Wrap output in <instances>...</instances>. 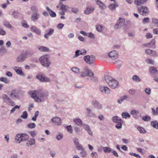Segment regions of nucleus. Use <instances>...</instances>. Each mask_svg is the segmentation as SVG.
<instances>
[{
    "label": "nucleus",
    "instance_id": "nucleus-43",
    "mask_svg": "<svg viewBox=\"0 0 158 158\" xmlns=\"http://www.w3.org/2000/svg\"><path fill=\"white\" fill-rule=\"evenodd\" d=\"M152 114L156 116L158 115V107L156 108V110L154 108H152Z\"/></svg>",
    "mask_w": 158,
    "mask_h": 158
},
{
    "label": "nucleus",
    "instance_id": "nucleus-50",
    "mask_svg": "<svg viewBox=\"0 0 158 158\" xmlns=\"http://www.w3.org/2000/svg\"><path fill=\"white\" fill-rule=\"evenodd\" d=\"M91 156L92 157L94 158H97L98 157V154L95 152H93L91 154Z\"/></svg>",
    "mask_w": 158,
    "mask_h": 158
},
{
    "label": "nucleus",
    "instance_id": "nucleus-41",
    "mask_svg": "<svg viewBox=\"0 0 158 158\" xmlns=\"http://www.w3.org/2000/svg\"><path fill=\"white\" fill-rule=\"evenodd\" d=\"M0 81L3 82L6 84H8L9 83V80L7 79L6 78L2 77L0 78Z\"/></svg>",
    "mask_w": 158,
    "mask_h": 158
},
{
    "label": "nucleus",
    "instance_id": "nucleus-15",
    "mask_svg": "<svg viewBox=\"0 0 158 158\" xmlns=\"http://www.w3.org/2000/svg\"><path fill=\"white\" fill-rule=\"evenodd\" d=\"M13 69L18 75L22 76H25V74L23 72L22 69L21 67L14 66L13 67Z\"/></svg>",
    "mask_w": 158,
    "mask_h": 158
},
{
    "label": "nucleus",
    "instance_id": "nucleus-30",
    "mask_svg": "<svg viewBox=\"0 0 158 158\" xmlns=\"http://www.w3.org/2000/svg\"><path fill=\"white\" fill-rule=\"evenodd\" d=\"M54 30L52 29H49V31L48 32L46 33L44 35V37L46 39H48V38L49 36L52 35L54 32Z\"/></svg>",
    "mask_w": 158,
    "mask_h": 158
},
{
    "label": "nucleus",
    "instance_id": "nucleus-56",
    "mask_svg": "<svg viewBox=\"0 0 158 158\" xmlns=\"http://www.w3.org/2000/svg\"><path fill=\"white\" fill-rule=\"evenodd\" d=\"M19 108L20 107L18 105L15 106L10 110V113H13L16 109H19Z\"/></svg>",
    "mask_w": 158,
    "mask_h": 158
},
{
    "label": "nucleus",
    "instance_id": "nucleus-36",
    "mask_svg": "<svg viewBox=\"0 0 158 158\" xmlns=\"http://www.w3.org/2000/svg\"><path fill=\"white\" fill-rule=\"evenodd\" d=\"M103 149L104 152L106 153H110L112 152V149L110 147H104L103 148Z\"/></svg>",
    "mask_w": 158,
    "mask_h": 158
},
{
    "label": "nucleus",
    "instance_id": "nucleus-4",
    "mask_svg": "<svg viewBox=\"0 0 158 158\" xmlns=\"http://www.w3.org/2000/svg\"><path fill=\"white\" fill-rule=\"evenodd\" d=\"M32 14L31 19V20L34 22H37L40 16L39 10L37 7L33 6L31 8Z\"/></svg>",
    "mask_w": 158,
    "mask_h": 158
},
{
    "label": "nucleus",
    "instance_id": "nucleus-39",
    "mask_svg": "<svg viewBox=\"0 0 158 158\" xmlns=\"http://www.w3.org/2000/svg\"><path fill=\"white\" fill-rule=\"evenodd\" d=\"M28 116V114L26 111H24L23 112L22 115L20 117L23 119H26Z\"/></svg>",
    "mask_w": 158,
    "mask_h": 158
},
{
    "label": "nucleus",
    "instance_id": "nucleus-40",
    "mask_svg": "<svg viewBox=\"0 0 158 158\" xmlns=\"http://www.w3.org/2000/svg\"><path fill=\"white\" fill-rule=\"evenodd\" d=\"M39 114V112L38 111H37L35 113V115L34 117L32 118V120L34 121H36V118L38 116Z\"/></svg>",
    "mask_w": 158,
    "mask_h": 158
},
{
    "label": "nucleus",
    "instance_id": "nucleus-38",
    "mask_svg": "<svg viewBox=\"0 0 158 158\" xmlns=\"http://www.w3.org/2000/svg\"><path fill=\"white\" fill-rule=\"evenodd\" d=\"M80 154L82 158H84L86 157L87 155V152L85 151V149L81 151L80 152Z\"/></svg>",
    "mask_w": 158,
    "mask_h": 158
},
{
    "label": "nucleus",
    "instance_id": "nucleus-2",
    "mask_svg": "<svg viewBox=\"0 0 158 158\" xmlns=\"http://www.w3.org/2000/svg\"><path fill=\"white\" fill-rule=\"evenodd\" d=\"M147 1H135V4L137 6V8L139 13L143 16L147 15L149 11L147 7L141 5L146 3Z\"/></svg>",
    "mask_w": 158,
    "mask_h": 158
},
{
    "label": "nucleus",
    "instance_id": "nucleus-52",
    "mask_svg": "<svg viewBox=\"0 0 158 158\" xmlns=\"http://www.w3.org/2000/svg\"><path fill=\"white\" fill-rule=\"evenodd\" d=\"M144 91L147 94L149 95L151 93V89L149 88H147L145 89Z\"/></svg>",
    "mask_w": 158,
    "mask_h": 158
},
{
    "label": "nucleus",
    "instance_id": "nucleus-32",
    "mask_svg": "<svg viewBox=\"0 0 158 158\" xmlns=\"http://www.w3.org/2000/svg\"><path fill=\"white\" fill-rule=\"evenodd\" d=\"M132 79L134 81L137 82H139L141 81V80L137 75H134L132 77Z\"/></svg>",
    "mask_w": 158,
    "mask_h": 158
},
{
    "label": "nucleus",
    "instance_id": "nucleus-53",
    "mask_svg": "<svg viewBox=\"0 0 158 158\" xmlns=\"http://www.w3.org/2000/svg\"><path fill=\"white\" fill-rule=\"evenodd\" d=\"M66 128L67 130L70 133H73L72 127L71 125H69L67 126Z\"/></svg>",
    "mask_w": 158,
    "mask_h": 158
},
{
    "label": "nucleus",
    "instance_id": "nucleus-55",
    "mask_svg": "<svg viewBox=\"0 0 158 158\" xmlns=\"http://www.w3.org/2000/svg\"><path fill=\"white\" fill-rule=\"evenodd\" d=\"M128 92L129 94H131L132 95H134L136 91L135 90L133 89H130L128 91Z\"/></svg>",
    "mask_w": 158,
    "mask_h": 158
},
{
    "label": "nucleus",
    "instance_id": "nucleus-22",
    "mask_svg": "<svg viewBox=\"0 0 158 158\" xmlns=\"http://www.w3.org/2000/svg\"><path fill=\"white\" fill-rule=\"evenodd\" d=\"M118 4L114 2V3L110 4L108 6V7L111 11H113L115 10L116 8L118 7Z\"/></svg>",
    "mask_w": 158,
    "mask_h": 158
},
{
    "label": "nucleus",
    "instance_id": "nucleus-29",
    "mask_svg": "<svg viewBox=\"0 0 158 158\" xmlns=\"http://www.w3.org/2000/svg\"><path fill=\"white\" fill-rule=\"evenodd\" d=\"M84 60L87 64H89L90 65L93 64V63L90 60L89 55H87L85 56L84 57Z\"/></svg>",
    "mask_w": 158,
    "mask_h": 158
},
{
    "label": "nucleus",
    "instance_id": "nucleus-10",
    "mask_svg": "<svg viewBox=\"0 0 158 158\" xmlns=\"http://www.w3.org/2000/svg\"><path fill=\"white\" fill-rule=\"evenodd\" d=\"M90 74H93L92 71L87 68L85 67L81 72L80 75L81 77H84L86 76H90Z\"/></svg>",
    "mask_w": 158,
    "mask_h": 158
},
{
    "label": "nucleus",
    "instance_id": "nucleus-1",
    "mask_svg": "<svg viewBox=\"0 0 158 158\" xmlns=\"http://www.w3.org/2000/svg\"><path fill=\"white\" fill-rule=\"evenodd\" d=\"M48 95V92L40 89L32 91L31 92V97L34 99L35 102H41L45 100Z\"/></svg>",
    "mask_w": 158,
    "mask_h": 158
},
{
    "label": "nucleus",
    "instance_id": "nucleus-3",
    "mask_svg": "<svg viewBox=\"0 0 158 158\" xmlns=\"http://www.w3.org/2000/svg\"><path fill=\"white\" fill-rule=\"evenodd\" d=\"M104 78L105 80L111 88L115 89L118 87L119 83L117 80L108 75L105 76Z\"/></svg>",
    "mask_w": 158,
    "mask_h": 158
},
{
    "label": "nucleus",
    "instance_id": "nucleus-44",
    "mask_svg": "<svg viewBox=\"0 0 158 158\" xmlns=\"http://www.w3.org/2000/svg\"><path fill=\"white\" fill-rule=\"evenodd\" d=\"M73 71L75 73L78 74L80 73V70L79 69L77 68L76 67H74L72 68V69Z\"/></svg>",
    "mask_w": 158,
    "mask_h": 158
},
{
    "label": "nucleus",
    "instance_id": "nucleus-62",
    "mask_svg": "<svg viewBox=\"0 0 158 158\" xmlns=\"http://www.w3.org/2000/svg\"><path fill=\"white\" fill-rule=\"evenodd\" d=\"M129 154L131 155L135 156V157H136L137 158H141V156L139 155L136 154L135 153H132V152H130L129 153Z\"/></svg>",
    "mask_w": 158,
    "mask_h": 158
},
{
    "label": "nucleus",
    "instance_id": "nucleus-47",
    "mask_svg": "<svg viewBox=\"0 0 158 158\" xmlns=\"http://www.w3.org/2000/svg\"><path fill=\"white\" fill-rule=\"evenodd\" d=\"M123 120L121 122V123H117V124H116L115 125V127L118 129H119L122 128V123H123Z\"/></svg>",
    "mask_w": 158,
    "mask_h": 158
},
{
    "label": "nucleus",
    "instance_id": "nucleus-45",
    "mask_svg": "<svg viewBox=\"0 0 158 158\" xmlns=\"http://www.w3.org/2000/svg\"><path fill=\"white\" fill-rule=\"evenodd\" d=\"M152 23L156 25L158 27V19L156 18H153L152 19Z\"/></svg>",
    "mask_w": 158,
    "mask_h": 158
},
{
    "label": "nucleus",
    "instance_id": "nucleus-12",
    "mask_svg": "<svg viewBox=\"0 0 158 158\" xmlns=\"http://www.w3.org/2000/svg\"><path fill=\"white\" fill-rule=\"evenodd\" d=\"M36 78L42 82L49 81L50 79L45 76L43 74L40 73L36 76Z\"/></svg>",
    "mask_w": 158,
    "mask_h": 158
},
{
    "label": "nucleus",
    "instance_id": "nucleus-6",
    "mask_svg": "<svg viewBox=\"0 0 158 158\" xmlns=\"http://www.w3.org/2000/svg\"><path fill=\"white\" fill-rule=\"evenodd\" d=\"M39 60L43 66L47 67H49L51 64L49 60V56L47 54L40 57Z\"/></svg>",
    "mask_w": 158,
    "mask_h": 158
},
{
    "label": "nucleus",
    "instance_id": "nucleus-33",
    "mask_svg": "<svg viewBox=\"0 0 158 158\" xmlns=\"http://www.w3.org/2000/svg\"><path fill=\"white\" fill-rule=\"evenodd\" d=\"M128 98V96L127 95H125L121 97L119 99H118L117 102L121 104L124 100H126Z\"/></svg>",
    "mask_w": 158,
    "mask_h": 158
},
{
    "label": "nucleus",
    "instance_id": "nucleus-61",
    "mask_svg": "<svg viewBox=\"0 0 158 158\" xmlns=\"http://www.w3.org/2000/svg\"><path fill=\"white\" fill-rule=\"evenodd\" d=\"M142 119L145 121H148L150 120L151 118L149 116H146L143 117Z\"/></svg>",
    "mask_w": 158,
    "mask_h": 158
},
{
    "label": "nucleus",
    "instance_id": "nucleus-63",
    "mask_svg": "<svg viewBox=\"0 0 158 158\" xmlns=\"http://www.w3.org/2000/svg\"><path fill=\"white\" fill-rule=\"evenodd\" d=\"M73 140L75 145L76 146L77 145L79 144V142L78 139L76 138H75L73 139Z\"/></svg>",
    "mask_w": 158,
    "mask_h": 158
},
{
    "label": "nucleus",
    "instance_id": "nucleus-57",
    "mask_svg": "<svg viewBox=\"0 0 158 158\" xmlns=\"http://www.w3.org/2000/svg\"><path fill=\"white\" fill-rule=\"evenodd\" d=\"M150 19L148 18L145 17L143 19V23L144 24H145L149 22Z\"/></svg>",
    "mask_w": 158,
    "mask_h": 158
},
{
    "label": "nucleus",
    "instance_id": "nucleus-7",
    "mask_svg": "<svg viewBox=\"0 0 158 158\" xmlns=\"http://www.w3.org/2000/svg\"><path fill=\"white\" fill-rule=\"evenodd\" d=\"M2 98L3 102L8 105L12 106H14L15 105V103L12 101L6 94H2Z\"/></svg>",
    "mask_w": 158,
    "mask_h": 158
},
{
    "label": "nucleus",
    "instance_id": "nucleus-54",
    "mask_svg": "<svg viewBox=\"0 0 158 158\" xmlns=\"http://www.w3.org/2000/svg\"><path fill=\"white\" fill-rule=\"evenodd\" d=\"M130 113L131 115H137L138 114L139 111L135 110H133L131 111Z\"/></svg>",
    "mask_w": 158,
    "mask_h": 158
},
{
    "label": "nucleus",
    "instance_id": "nucleus-17",
    "mask_svg": "<svg viewBox=\"0 0 158 158\" xmlns=\"http://www.w3.org/2000/svg\"><path fill=\"white\" fill-rule=\"evenodd\" d=\"M99 89L100 91L102 93H104L107 94H110V90L107 87L101 86L100 87Z\"/></svg>",
    "mask_w": 158,
    "mask_h": 158
},
{
    "label": "nucleus",
    "instance_id": "nucleus-26",
    "mask_svg": "<svg viewBox=\"0 0 158 158\" xmlns=\"http://www.w3.org/2000/svg\"><path fill=\"white\" fill-rule=\"evenodd\" d=\"M155 41L154 40H152L150 42L146 44V46L148 48H155Z\"/></svg>",
    "mask_w": 158,
    "mask_h": 158
},
{
    "label": "nucleus",
    "instance_id": "nucleus-20",
    "mask_svg": "<svg viewBox=\"0 0 158 158\" xmlns=\"http://www.w3.org/2000/svg\"><path fill=\"white\" fill-rule=\"evenodd\" d=\"M93 74H90L89 76V78H87L88 80H90L91 81L93 82L94 83H97L98 82V78L96 76H94V73L92 72Z\"/></svg>",
    "mask_w": 158,
    "mask_h": 158
},
{
    "label": "nucleus",
    "instance_id": "nucleus-9",
    "mask_svg": "<svg viewBox=\"0 0 158 158\" xmlns=\"http://www.w3.org/2000/svg\"><path fill=\"white\" fill-rule=\"evenodd\" d=\"M151 76L153 77L154 80L158 82V71L154 67H151L149 69Z\"/></svg>",
    "mask_w": 158,
    "mask_h": 158
},
{
    "label": "nucleus",
    "instance_id": "nucleus-49",
    "mask_svg": "<svg viewBox=\"0 0 158 158\" xmlns=\"http://www.w3.org/2000/svg\"><path fill=\"white\" fill-rule=\"evenodd\" d=\"M146 62L148 64H154V61L151 59H148L146 60Z\"/></svg>",
    "mask_w": 158,
    "mask_h": 158
},
{
    "label": "nucleus",
    "instance_id": "nucleus-27",
    "mask_svg": "<svg viewBox=\"0 0 158 158\" xmlns=\"http://www.w3.org/2000/svg\"><path fill=\"white\" fill-rule=\"evenodd\" d=\"M96 3L101 10H103L106 8L105 4L101 2V1H97Z\"/></svg>",
    "mask_w": 158,
    "mask_h": 158
},
{
    "label": "nucleus",
    "instance_id": "nucleus-48",
    "mask_svg": "<svg viewBox=\"0 0 158 158\" xmlns=\"http://www.w3.org/2000/svg\"><path fill=\"white\" fill-rule=\"evenodd\" d=\"M76 147L78 150H81L82 151L85 149L84 148L81 144H78L76 146Z\"/></svg>",
    "mask_w": 158,
    "mask_h": 158
},
{
    "label": "nucleus",
    "instance_id": "nucleus-8",
    "mask_svg": "<svg viewBox=\"0 0 158 158\" xmlns=\"http://www.w3.org/2000/svg\"><path fill=\"white\" fill-rule=\"evenodd\" d=\"M9 95L12 99H19L20 97L19 91L16 89L10 91Z\"/></svg>",
    "mask_w": 158,
    "mask_h": 158
},
{
    "label": "nucleus",
    "instance_id": "nucleus-46",
    "mask_svg": "<svg viewBox=\"0 0 158 158\" xmlns=\"http://www.w3.org/2000/svg\"><path fill=\"white\" fill-rule=\"evenodd\" d=\"M137 129L140 133H144L146 132V130L144 128L140 127H137Z\"/></svg>",
    "mask_w": 158,
    "mask_h": 158
},
{
    "label": "nucleus",
    "instance_id": "nucleus-13",
    "mask_svg": "<svg viewBox=\"0 0 158 158\" xmlns=\"http://www.w3.org/2000/svg\"><path fill=\"white\" fill-rule=\"evenodd\" d=\"M108 56L111 59L115 60L118 57V52L114 50L109 52Z\"/></svg>",
    "mask_w": 158,
    "mask_h": 158
},
{
    "label": "nucleus",
    "instance_id": "nucleus-42",
    "mask_svg": "<svg viewBox=\"0 0 158 158\" xmlns=\"http://www.w3.org/2000/svg\"><path fill=\"white\" fill-rule=\"evenodd\" d=\"M102 26L100 24H98L96 26V30L99 32H101L102 29Z\"/></svg>",
    "mask_w": 158,
    "mask_h": 158
},
{
    "label": "nucleus",
    "instance_id": "nucleus-5",
    "mask_svg": "<svg viewBox=\"0 0 158 158\" xmlns=\"http://www.w3.org/2000/svg\"><path fill=\"white\" fill-rule=\"evenodd\" d=\"M29 138V135L27 134H18L15 136V141L16 143H19L22 141L27 140Z\"/></svg>",
    "mask_w": 158,
    "mask_h": 158
},
{
    "label": "nucleus",
    "instance_id": "nucleus-16",
    "mask_svg": "<svg viewBox=\"0 0 158 158\" xmlns=\"http://www.w3.org/2000/svg\"><path fill=\"white\" fill-rule=\"evenodd\" d=\"M27 56V55L24 53L21 54L18 56L16 61L18 62H22L25 60Z\"/></svg>",
    "mask_w": 158,
    "mask_h": 158
},
{
    "label": "nucleus",
    "instance_id": "nucleus-24",
    "mask_svg": "<svg viewBox=\"0 0 158 158\" xmlns=\"http://www.w3.org/2000/svg\"><path fill=\"white\" fill-rule=\"evenodd\" d=\"M73 121L78 126L82 125L83 124L82 122L78 118H76L73 119Z\"/></svg>",
    "mask_w": 158,
    "mask_h": 158
},
{
    "label": "nucleus",
    "instance_id": "nucleus-23",
    "mask_svg": "<svg viewBox=\"0 0 158 158\" xmlns=\"http://www.w3.org/2000/svg\"><path fill=\"white\" fill-rule=\"evenodd\" d=\"M46 8L51 17H55L56 16V13L53 10L50 9L48 7L46 6Z\"/></svg>",
    "mask_w": 158,
    "mask_h": 158
},
{
    "label": "nucleus",
    "instance_id": "nucleus-58",
    "mask_svg": "<svg viewBox=\"0 0 158 158\" xmlns=\"http://www.w3.org/2000/svg\"><path fill=\"white\" fill-rule=\"evenodd\" d=\"M79 10L78 8H71V11L72 12H74V13L77 14L79 11Z\"/></svg>",
    "mask_w": 158,
    "mask_h": 158
},
{
    "label": "nucleus",
    "instance_id": "nucleus-31",
    "mask_svg": "<svg viewBox=\"0 0 158 158\" xmlns=\"http://www.w3.org/2000/svg\"><path fill=\"white\" fill-rule=\"evenodd\" d=\"M39 49L41 52H47L49 50L48 48L42 46L39 47Z\"/></svg>",
    "mask_w": 158,
    "mask_h": 158
},
{
    "label": "nucleus",
    "instance_id": "nucleus-18",
    "mask_svg": "<svg viewBox=\"0 0 158 158\" xmlns=\"http://www.w3.org/2000/svg\"><path fill=\"white\" fill-rule=\"evenodd\" d=\"M51 121L53 123H55L58 125H60L62 123V120L58 117H54L51 119Z\"/></svg>",
    "mask_w": 158,
    "mask_h": 158
},
{
    "label": "nucleus",
    "instance_id": "nucleus-28",
    "mask_svg": "<svg viewBox=\"0 0 158 158\" xmlns=\"http://www.w3.org/2000/svg\"><path fill=\"white\" fill-rule=\"evenodd\" d=\"M112 120L114 122L116 123H121V122L123 121L121 118L118 116L113 117L112 118Z\"/></svg>",
    "mask_w": 158,
    "mask_h": 158
},
{
    "label": "nucleus",
    "instance_id": "nucleus-11",
    "mask_svg": "<svg viewBox=\"0 0 158 158\" xmlns=\"http://www.w3.org/2000/svg\"><path fill=\"white\" fill-rule=\"evenodd\" d=\"M125 22V19L121 18H119V19L117 21L116 23L114 25V28L115 29L120 28L124 25Z\"/></svg>",
    "mask_w": 158,
    "mask_h": 158
},
{
    "label": "nucleus",
    "instance_id": "nucleus-59",
    "mask_svg": "<svg viewBox=\"0 0 158 158\" xmlns=\"http://www.w3.org/2000/svg\"><path fill=\"white\" fill-rule=\"evenodd\" d=\"M151 56L154 57H157L158 56V54L156 51L154 50H152Z\"/></svg>",
    "mask_w": 158,
    "mask_h": 158
},
{
    "label": "nucleus",
    "instance_id": "nucleus-51",
    "mask_svg": "<svg viewBox=\"0 0 158 158\" xmlns=\"http://www.w3.org/2000/svg\"><path fill=\"white\" fill-rule=\"evenodd\" d=\"M59 6L61 7V9L62 10H66V5H63L61 2H60Z\"/></svg>",
    "mask_w": 158,
    "mask_h": 158
},
{
    "label": "nucleus",
    "instance_id": "nucleus-37",
    "mask_svg": "<svg viewBox=\"0 0 158 158\" xmlns=\"http://www.w3.org/2000/svg\"><path fill=\"white\" fill-rule=\"evenodd\" d=\"M122 116L123 118H126L127 117L130 118L131 115L130 114L127 112H123L122 114Z\"/></svg>",
    "mask_w": 158,
    "mask_h": 158
},
{
    "label": "nucleus",
    "instance_id": "nucleus-35",
    "mask_svg": "<svg viewBox=\"0 0 158 158\" xmlns=\"http://www.w3.org/2000/svg\"><path fill=\"white\" fill-rule=\"evenodd\" d=\"M3 24L6 27L9 28H11L12 27L10 24L9 22L8 21L6 20L3 21Z\"/></svg>",
    "mask_w": 158,
    "mask_h": 158
},
{
    "label": "nucleus",
    "instance_id": "nucleus-60",
    "mask_svg": "<svg viewBox=\"0 0 158 158\" xmlns=\"http://www.w3.org/2000/svg\"><path fill=\"white\" fill-rule=\"evenodd\" d=\"M19 13L17 12L14 11L12 15L13 17L15 18H17L18 17Z\"/></svg>",
    "mask_w": 158,
    "mask_h": 158
},
{
    "label": "nucleus",
    "instance_id": "nucleus-19",
    "mask_svg": "<svg viewBox=\"0 0 158 158\" xmlns=\"http://www.w3.org/2000/svg\"><path fill=\"white\" fill-rule=\"evenodd\" d=\"M86 51L85 50H84V52H82L80 50H77L75 52V55L73 56V58H75L77 57L80 55H85L86 53Z\"/></svg>",
    "mask_w": 158,
    "mask_h": 158
},
{
    "label": "nucleus",
    "instance_id": "nucleus-34",
    "mask_svg": "<svg viewBox=\"0 0 158 158\" xmlns=\"http://www.w3.org/2000/svg\"><path fill=\"white\" fill-rule=\"evenodd\" d=\"M151 125L154 128L158 129V122L157 121L155 120L151 122Z\"/></svg>",
    "mask_w": 158,
    "mask_h": 158
},
{
    "label": "nucleus",
    "instance_id": "nucleus-64",
    "mask_svg": "<svg viewBox=\"0 0 158 158\" xmlns=\"http://www.w3.org/2000/svg\"><path fill=\"white\" fill-rule=\"evenodd\" d=\"M152 32L154 34L158 35V28L154 29Z\"/></svg>",
    "mask_w": 158,
    "mask_h": 158
},
{
    "label": "nucleus",
    "instance_id": "nucleus-21",
    "mask_svg": "<svg viewBox=\"0 0 158 158\" xmlns=\"http://www.w3.org/2000/svg\"><path fill=\"white\" fill-rule=\"evenodd\" d=\"M94 8L93 7L88 6H87L86 9L84 10V13L85 14L88 15L92 13L94 11Z\"/></svg>",
    "mask_w": 158,
    "mask_h": 158
},
{
    "label": "nucleus",
    "instance_id": "nucleus-25",
    "mask_svg": "<svg viewBox=\"0 0 158 158\" xmlns=\"http://www.w3.org/2000/svg\"><path fill=\"white\" fill-rule=\"evenodd\" d=\"M31 31L38 35L40 34V31L35 26H32L31 28Z\"/></svg>",
    "mask_w": 158,
    "mask_h": 158
},
{
    "label": "nucleus",
    "instance_id": "nucleus-14",
    "mask_svg": "<svg viewBox=\"0 0 158 158\" xmlns=\"http://www.w3.org/2000/svg\"><path fill=\"white\" fill-rule=\"evenodd\" d=\"M92 103L95 108L98 110H101L103 107L102 105L96 100H93L92 101Z\"/></svg>",
    "mask_w": 158,
    "mask_h": 158
}]
</instances>
